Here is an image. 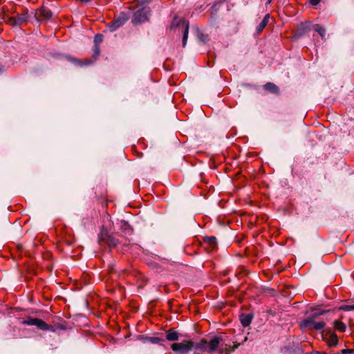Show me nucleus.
<instances>
[{
    "label": "nucleus",
    "instance_id": "1",
    "mask_svg": "<svg viewBox=\"0 0 354 354\" xmlns=\"http://www.w3.org/2000/svg\"><path fill=\"white\" fill-rule=\"evenodd\" d=\"M239 346V344H235L234 346L232 347L230 345L225 344L221 336H216L209 341L206 339H202L199 342L196 344L195 350L207 353H213L218 351L221 354H229L238 348Z\"/></svg>",
    "mask_w": 354,
    "mask_h": 354
},
{
    "label": "nucleus",
    "instance_id": "2",
    "mask_svg": "<svg viewBox=\"0 0 354 354\" xmlns=\"http://www.w3.org/2000/svg\"><path fill=\"white\" fill-rule=\"evenodd\" d=\"M195 345L196 344L192 340H183L181 342L172 344L171 348L176 354H187L195 348Z\"/></svg>",
    "mask_w": 354,
    "mask_h": 354
},
{
    "label": "nucleus",
    "instance_id": "3",
    "mask_svg": "<svg viewBox=\"0 0 354 354\" xmlns=\"http://www.w3.org/2000/svg\"><path fill=\"white\" fill-rule=\"evenodd\" d=\"M151 10L148 6H143L138 9L132 18V23L138 25L147 21L149 19Z\"/></svg>",
    "mask_w": 354,
    "mask_h": 354
},
{
    "label": "nucleus",
    "instance_id": "4",
    "mask_svg": "<svg viewBox=\"0 0 354 354\" xmlns=\"http://www.w3.org/2000/svg\"><path fill=\"white\" fill-rule=\"evenodd\" d=\"M322 338L328 347H336L338 345L339 340L337 336L330 330H323L322 332Z\"/></svg>",
    "mask_w": 354,
    "mask_h": 354
},
{
    "label": "nucleus",
    "instance_id": "5",
    "mask_svg": "<svg viewBox=\"0 0 354 354\" xmlns=\"http://www.w3.org/2000/svg\"><path fill=\"white\" fill-rule=\"evenodd\" d=\"M128 17L124 13H121L108 26V28L111 32L115 31L117 28L122 26L127 20Z\"/></svg>",
    "mask_w": 354,
    "mask_h": 354
},
{
    "label": "nucleus",
    "instance_id": "6",
    "mask_svg": "<svg viewBox=\"0 0 354 354\" xmlns=\"http://www.w3.org/2000/svg\"><path fill=\"white\" fill-rule=\"evenodd\" d=\"M52 17L51 11L44 6L36 10L35 17L38 21H47Z\"/></svg>",
    "mask_w": 354,
    "mask_h": 354
},
{
    "label": "nucleus",
    "instance_id": "7",
    "mask_svg": "<svg viewBox=\"0 0 354 354\" xmlns=\"http://www.w3.org/2000/svg\"><path fill=\"white\" fill-rule=\"evenodd\" d=\"M99 242L100 244H102V243H104L110 248L115 247L118 243V241L115 238L104 232L101 233L100 237L99 238Z\"/></svg>",
    "mask_w": 354,
    "mask_h": 354
},
{
    "label": "nucleus",
    "instance_id": "8",
    "mask_svg": "<svg viewBox=\"0 0 354 354\" xmlns=\"http://www.w3.org/2000/svg\"><path fill=\"white\" fill-rule=\"evenodd\" d=\"M318 315L313 314L309 317H308L306 319H305L301 324V326L304 328H307L308 330H313V326L316 322V317Z\"/></svg>",
    "mask_w": 354,
    "mask_h": 354
},
{
    "label": "nucleus",
    "instance_id": "9",
    "mask_svg": "<svg viewBox=\"0 0 354 354\" xmlns=\"http://www.w3.org/2000/svg\"><path fill=\"white\" fill-rule=\"evenodd\" d=\"M33 326H35L38 329L44 331L51 330L52 328L51 326H48L44 321L38 318L35 319Z\"/></svg>",
    "mask_w": 354,
    "mask_h": 354
},
{
    "label": "nucleus",
    "instance_id": "10",
    "mask_svg": "<svg viewBox=\"0 0 354 354\" xmlns=\"http://www.w3.org/2000/svg\"><path fill=\"white\" fill-rule=\"evenodd\" d=\"M253 319V316L251 314H242L240 316V322L243 326L247 327L248 326Z\"/></svg>",
    "mask_w": 354,
    "mask_h": 354
},
{
    "label": "nucleus",
    "instance_id": "11",
    "mask_svg": "<svg viewBox=\"0 0 354 354\" xmlns=\"http://www.w3.org/2000/svg\"><path fill=\"white\" fill-rule=\"evenodd\" d=\"M179 335L178 333L174 329L171 328L167 331L166 333V339L168 341L174 342L178 339Z\"/></svg>",
    "mask_w": 354,
    "mask_h": 354
},
{
    "label": "nucleus",
    "instance_id": "12",
    "mask_svg": "<svg viewBox=\"0 0 354 354\" xmlns=\"http://www.w3.org/2000/svg\"><path fill=\"white\" fill-rule=\"evenodd\" d=\"M270 19V15L267 14L263 19V20L260 22V24L257 26L256 32L257 34H259L262 32V30L267 26Z\"/></svg>",
    "mask_w": 354,
    "mask_h": 354
},
{
    "label": "nucleus",
    "instance_id": "13",
    "mask_svg": "<svg viewBox=\"0 0 354 354\" xmlns=\"http://www.w3.org/2000/svg\"><path fill=\"white\" fill-rule=\"evenodd\" d=\"M179 21L181 22L183 26H185V30L183 31V46L185 47L186 46L188 37L189 25L184 19H180Z\"/></svg>",
    "mask_w": 354,
    "mask_h": 354
},
{
    "label": "nucleus",
    "instance_id": "14",
    "mask_svg": "<svg viewBox=\"0 0 354 354\" xmlns=\"http://www.w3.org/2000/svg\"><path fill=\"white\" fill-rule=\"evenodd\" d=\"M263 87L266 91H268L272 93L278 94L279 93L278 86L272 82L266 83Z\"/></svg>",
    "mask_w": 354,
    "mask_h": 354
},
{
    "label": "nucleus",
    "instance_id": "15",
    "mask_svg": "<svg viewBox=\"0 0 354 354\" xmlns=\"http://www.w3.org/2000/svg\"><path fill=\"white\" fill-rule=\"evenodd\" d=\"M204 242L209 245L213 250L216 246V239L214 236H206L204 238Z\"/></svg>",
    "mask_w": 354,
    "mask_h": 354
},
{
    "label": "nucleus",
    "instance_id": "16",
    "mask_svg": "<svg viewBox=\"0 0 354 354\" xmlns=\"http://www.w3.org/2000/svg\"><path fill=\"white\" fill-rule=\"evenodd\" d=\"M333 326H334V328L337 330V331H339V332H344L346 330V325L341 321L339 320H335L334 322H333Z\"/></svg>",
    "mask_w": 354,
    "mask_h": 354
},
{
    "label": "nucleus",
    "instance_id": "17",
    "mask_svg": "<svg viewBox=\"0 0 354 354\" xmlns=\"http://www.w3.org/2000/svg\"><path fill=\"white\" fill-rule=\"evenodd\" d=\"M35 319L36 318L32 317H28L27 318L23 319L21 322V324L23 325L33 326L35 324Z\"/></svg>",
    "mask_w": 354,
    "mask_h": 354
},
{
    "label": "nucleus",
    "instance_id": "18",
    "mask_svg": "<svg viewBox=\"0 0 354 354\" xmlns=\"http://www.w3.org/2000/svg\"><path fill=\"white\" fill-rule=\"evenodd\" d=\"M325 326H326V323L324 322L316 321L313 326V330H320L324 329Z\"/></svg>",
    "mask_w": 354,
    "mask_h": 354
},
{
    "label": "nucleus",
    "instance_id": "19",
    "mask_svg": "<svg viewBox=\"0 0 354 354\" xmlns=\"http://www.w3.org/2000/svg\"><path fill=\"white\" fill-rule=\"evenodd\" d=\"M16 17H17V23L18 26H20L23 23L26 22L27 18H28L26 14L18 15Z\"/></svg>",
    "mask_w": 354,
    "mask_h": 354
},
{
    "label": "nucleus",
    "instance_id": "20",
    "mask_svg": "<svg viewBox=\"0 0 354 354\" xmlns=\"http://www.w3.org/2000/svg\"><path fill=\"white\" fill-rule=\"evenodd\" d=\"M314 30L316 32H317L322 38L324 37L325 33H326V30H325V29L322 26H321L319 24H315L314 26Z\"/></svg>",
    "mask_w": 354,
    "mask_h": 354
},
{
    "label": "nucleus",
    "instance_id": "21",
    "mask_svg": "<svg viewBox=\"0 0 354 354\" xmlns=\"http://www.w3.org/2000/svg\"><path fill=\"white\" fill-rule=\"evenodd\" d=\"M339 310L344 311H351L354 310V304H345L339 306Z\"/></svg>",
    "mask_w": 354,
    "mask_h": 354
},
{
    "label": "nucleus",
    "instance_id": "22",
    "mask_svg": "<svg viewBox=\"0 0 354 354\" xmlns=\"http://www.w3.org/2000/svg\"><path fill=\"white\" fill-rule=\"evenodd\" d=\"M148 340L152 344H161L164 341L163 339L158 337H149Z\"/></svg>",
    "mask_w": 354,
    "mask_h": 354
},
{
    "label": "nucleus",
    "instance_id": "23",
    "mask_svg": "<svg viewBox=\"0 0 354 354\" xmlns=\"http://www.w3.org/2000/svg\"><path fill=\"white\" fill-rule=\"evenodd\" d=\"M66 59L70 61V63L71 64H73L75 66H82V62L78 59H76L75 58H72L71 57H66Z\"/></svg>",
    "mask_w": 354,
    "mask_h": 354
},
{
    "label": "nucleus",
    "instance_id": "24",
    "mask_svg": "<svg viewBox=\"0 0 354 354\" xmlns=\"http://www.w3.org/2000/svg\"><path fill=\"white\" fill-rule=\"evenodd\" d=\"M7 23L13 26H18L17 23V17H9L7 20Z\"/></svg>",
    "mask_w": 354,
    "mask_h": 354
},
{
    "label": "nucleus",
    "instance_id": "25",
    "mask_svg": "<svg viewBox=\"0 0 354 354\" xmlns=\"http://www.w3.org/2000/svg\"><path fill=\"white\" fill-rule=\"evenodd\" d=\"M353 353H354V349H342L339 353V354H353Z\"/></svg>",
    "mask_w": 354,
    "mask_h": 354
},
{
    "label": "nucleus",
    "instance_id": "26",
    "mask_svg": "<svg viewBox=\"0 0 354 354\" xmlns=\"http://www.w3.org/2000/svg\"><path fill=\"white\" fill-rule=\"evenodd\" d=\"M198 38H199L200 41H201L203 43H205L208 41L207 35H204L203 34H200L198 35Z\"/></svg>",
    "mask_w": 354,
    "mask_h": 354
},
{
    "label": "nucleus",
    "instance_id": "27",
    "mask_svg": "<svg viewBox=\"0 0 354 354\" xmlns=\"http://www.w3.org/2000/svg\"><path fill=\"white\" fill-rule=\"evenodd\" d=\"M102 41V35H96L95 37V41L96 43L101 42Z\"/></svg>",
    "mask_w": 354,
    "mask_h": 354
},
{
    "label": "nucleus",
    "instance_id": "28",
    "mask_svg": "<svg viewBox=\"0 0 354 354\" xmlns=\"http://www.w3.org/2000/svg\"><path fill=\"white\" fill-rule=\"evenodd\" d=\"M309 1L312 5L316 6L320 2L321 0H309Z\"/></svg>",
    "mask_w": 354,
    "mask_h": 354
},
{
    "label": "nucleus",
    "instance_id": "29",
    "mask_svg": "<svg viewBox=\"0 0 354 354\" xmlns=\"http://www.w3.org/2000/svg\"><path fill=\"white\" fill-rule=\"evenodd\" d=\"M307 354H326V353L320 352V351H313L312 352L308 353Z\"/></svg>",
    "mask_w": 354,
    "mask_h": 354
},
{
    "label": "nucleus",
    "instance_id": "30",
    "mask_svg": "<svg viewBox=\"0 0 354 354\" xmlns=\"http://www.w3.org/2000/svg\"><path fill=\"white\" fill-rule=\"evenodd\" d=\"M82 2H84V3H86V2H88L90 1L91 0H80Z\"/></svg>",
    "mask_w": 354,
    "mask_h": 354
},
{
    "label": "nucleus",
    "instance_id": "31",
    "mask_svg": "<svg viewBox=\"0 0 354 354\" xmlns=\"http://www.w3.org/2000/svg\"><path fill=\"white\" fill-rule=\"evenodd\" d=\"M272 0H268V3H270L272 2Z\"/></svg>",
    "mask_w": 354,
    "mask_h": 354
}]
</instances>
